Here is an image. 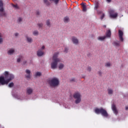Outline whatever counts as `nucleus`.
<instances>
[{"label":"nucleus","instance_id":"obj_48","mask_svg":"<svg viewBox=\"0 0 128 128\" xmlns=\"http://www.w3.org/2000/svg\"><path fill=\"white\" fill-rule=\"evenodd\" d=\"M18 34H19L18 33L16 32L14 34V36H18Z\"/></svg>","mask_w":128,"mask_h":128},{"label":"nucleus","instance_id":"obj_38","mask_svg":"<svg viewBox=\"0 0 128 128\" xmlns=\"http://www.w3.org/2000/svg\"><path fill=\"white\" fill-rule=\"evenodd\" d=\"M87 70L88 72H92V67H90V66H88L87 67Z\"/></svg>","mask_w":128,"mask_h":128},{"label":"nucleus","instance_id":"obj_6","mask_svg":"<svg viewBox=\"0 0 128 128\" xmlns=\"http://www.w3.org/2000/svg\"><path fill=\"white\" fill-rule=\"evenodd\" d=\"M71 40L72 44H76V46H78V44H80V41L78 40V38L74 36L72 37Z\"/></svg>","mask_w":128,"mask_h":128},{"label":"nucleus","instance_id":"obj_51","mask_svg":"<svg viewBox=\"0 0 128 128\" xmlns=\"http://www.w3.org/2000/svg\"><path fill=\"white\" fill-rule=\"evenodd\" d=\"M45 48L44 46H42V48Z\"/></svg>","mask_w":128,"mask_h":128},{"label":"nucleus","instance_id":"obj_24","mask_svg":"<svg viewBox=\"0 0 128 128\" xmlns=\"http://www.w3.org/2000/svg\"><path fill=\"white\" fill-rule=\"evenodd\" d=\"M22 20H24V18L22 17L18 18L17 20V22L18 24H22Z\"/></svg>","mask_w":128,"mask_h":128},{"label":"nucleus","instance_id":"obj_18","mask_svg":"<svg viewBox=\"0 0 128 128\" xmlns=\"http://www.w3.org/2000/svg\"><path fill=\"white\" fill-rule=\"evenodd\" d=\"M43 2L44 4L47 6H50V0H43Z\"/></svg>","mask_w":128,"mask_h":128},{"label":"nucleus","instance_id":"obj_30","mask_svg":"<svg viewBox=\"0 0 128 128\" xmlns=\"http://www.w3.org/2000/svg\"><path fill=\"white\" fill-rule=\"evenodd\" d=\"M33 35H34L35 36H38V31L36 30H34L32 32Z\"/></svg>","mask_w":128,"mask_h":128},{"label":"nucleus","instance_id":"obj_7","mask_svg":"<svg viewBox=\"0 0 128 128\" xmlns=\"http://www.w3.org/2000/svg\"><path fill=\"white\" fill-rule=\"evenodd\" d=\"M60 62V61H58L56 60H53V62L51 63L52 68H56V66H58V62Z\"/></svg>","mask_w":128,"mask_h":128},{"label":"nucleus","instance_id":"obj_15","mask_svg":"<svg viewBox=\"0 0 128 128\" xmlns=\"http://www.w3.org/2000/svg\"><path fill=\"white\" fill-rule=\"evenodd\" d=\"M4 43V34L0 32V44H2Z\"/></svg>","mask_w":128,"mask_h":128},{"label":"nucleus","instance_id":"obj_36","mask_svg":"<svg viewBox=\"0 0 128 128\" xmlns=\"http://www.w3.org/2000/svg\"><path fill=\"white\" fill-rule=\"evenodd\" d=\"M12 96H14V98H18V94L13 93L12 94Z\"/></svg>","mask_w":128,"mask_h":128},{"label":"nucleus","instance_id":"obj_29","mask_svg":"<svg viewBox=\"0 0 128 128\" xmlns=\"http://www.w3.org/2000/svg\"><path fill=\"white\" fill-rule=\"evenodd\" d=\"M14 82H12L8 84V88H14Z\"/></svg>","mask_w":128,"mask_h":128},{"label":"nucleus","instance_id":"obj_22","mask_svg":"<svg viewBox=\"0 0 128 128\" xmlns=\"http://www.w3.org/2000/svg\"><path fill=\"white\" fill-rule=\"evenodd\" d=\"M50 2H54V4L56 6L58 4V2L60 1V0H49Z\"/></svg>","mask_w":128,"mask_h":128},{"label":"nucleus","instance_id":"obj_40","mask_svg":"<svg viewBox=\"0 0 128 128\" xmlns=\"http://www.w3.org/2000/svg\"><path fill=\"white\" fill-rule=\"evenodd\" d=\"M105 66H106V68H110V62L106 63L105 64Z\"/></svg>","mask_w":128,"mask_h":128},{"label":"nucleus","instance_id":"obj_10","mask_svg":"<svg viewBox=\"0 0 128 128\" xmlns=\"http://www.w3.org/2000/svg\"><path fill=\"white\" fill-rule=\"evenodd\" d=\"M118 36L120 42H124V38H122V36H124V32H122V30H118Z\"/></svg>","mask_w":128,"mask_h":128},{"label":"nucleus","instance_id":"obj_3","mask_svg":"<svg viewBox=\"0 0 128 128\" xmlns=\"http://www.w3.org/2000/svg\"><path fill=\"white\" fill-rule=\"evenodd\" d=\"M94 112L96 114H100L104 118H108L109 116L108 113L106 110L102 108H96L94 110Z\"/></svg>","mask_w":128,"mask_h":128},{"label":"nucleus","instance_id":"obj_21","mask_svg":"<svg viewBox=\"0 0 128 128\" xmlns=\"http://www.w3.org/2000/svg\"><path fill=\"white\" fill-rule=\"evenodd\" d=\"M14 52V49H10L8 52V54L10 56H12V54H13Z\"/></svg>","mask_w":128,"mask_h":128},{"label":"nucleus","instance_id":"obj_44","mask_svg":"<svg viewBox=\"0 0 128 128\" xmlns=\"http://www.w3.org/2000/svg\"><path fill=\"white\" fill-rule=\"evenodd\" d=\"M102 72H100V71L98 72V74L100 76H102Z\"/></svg>","mask_w":128,"mask_h":128},{"label":"nucleus","instance_id":"obj_1","mask_svg":"<svg viewBox=\"0 0 128 128\" xmlns=\"http://www.w3.org/2000/svg\"><path fill=\"white\" fill-rule=\"evenodd\" d=\"M14 79V74H10L8 72L5 71L4 75L0 76V86L8 84V83Z\"/></svg>","mask_w":128,"mask_h":128},{"label":"nucleus","instance_id":"obj_12","mask_svg":"<svg viewBox=\"0 0 128 128\" xmlns=\"http://www.w3.org/2000/svg\"><path fill=\"white\" fill-rule=\"evenodd\" d=\"M60 53L58 52H56V53H55L52 57V60H57L60 61V58H58V54Z\"/></svg>","mask_w":128,"mask_h":128},{"label":"nucleus","instance_id":"obj_46","mask_svg":"<svg viewBox=\"0 0 128 128\" xmlns=\"http://www.w3.org/2000/svg\"><path fill=\"white\" fill-rule=\"evenodd\" d=\"M106 2L108 4H110V2H112V0H106Z\"/></svg>","mask_w":128,"mask_h":128},{"label":"nucleus","instance_id":"obj_25","mask_svg":"<svg viewBox=\"0 0 128 128\" xmlns=\"http://www.w3.org/2000/svg\"><path fill=\"white\" fill-rule=\"evenodd\" d=\"M98 8H100V4L98 3V2H96L95 4L94 9L96 10H98Z\"/></svg>","mask_w":128,"mask_h":128},{"label":"nucleus","instance_id":"obj_19","mask_svg":"<svg viewBox=\"0 0 128 128\" xmlns=\"http://www.w3.org/2000/svg\"><path fill=\"white\" fill-rule=\"evenodd\" d=\"M46 24L48 28H50L52 26V24L50 23V20H46Z\"/></svg>","mask_w":128,"mask_h":128},{"label":"nucleus","instance_id":"obj_14","mask_svg":"<svg viewBox=\"0 0 128 128\" xmlns=\"http://www.w3.org/2000/svg\"><path fill=\"white\" fill-rule=\"evenodd\" d=\"M26 74H28L26 76V78H30V70H26Z\"/></svg>","mask_w":128,"mask_h":128},{"label":"nucleus","instance_id":"obj_13","mask_svg":"<svg viewBox=\"0 0 128 128\" xmlns=\"http://www.w3.org/2000/svg\"><path fill=\"white\" fill-rule=\"evenodd\" d=\"M44 54V52H42V50H39L37 51L38 56H42Z\"/></svg>","mask_w":128,"mask_h":128},{"label":"nucleus","instance_id":"obj_35","mask_svg":"<svg viewBox=\"0 0 128 128\" xmlns=\"http://www.w3.org/2000/svg\"><path fill=\"white\" fill-rule=\"evenodd\" d=\"M70 82H76V78H72L70 80Z\"/></svg>","mask_w":128,"mask_h":128},{"label":"nucleus","instance_id":"obj_16","mask_svg":"<svg viewBox=\"0 0 128 128\" xmlns=\"http://www.w3.org/2000/svg\"><path fill=\"white\" fill-rule=\"evenodd\" d=\"M106 38H110V36H112V32H110V30H109L106 32Z\"/></svg>","mask_w":128,"mask_h":128},{"label":"nucleus","instance_id":"obj_50","mask_svg":"<svg viewBox=\"0 0 128 128\" xmlns=\"http://www.w3.org/2000/svg\"><path fill=\"white\" fill-rule=\"evenodd\" d=\"M125 110H128V106H126Z\"/></svg>","mask_w":128,"mask_h":128},{"label":"nucleus","instance_id":"obj_47","mask_svg":"<svg viewBox=\"0 0 128 128\" xmlns=\"http://www.w3.org/2000/svg\"><path fill=\"white\" fill-rule=\"evenodd\" d=\"M92 54H90V52H89L88 54H87V56H88V58H90V56H91Z\"/></svg>","mask_w":128,"mask_h":128},{"label":"nucleus","instance_id":"obj_45","mask_svg":"<svg viewBox=\"0 0 128 128\" xmlns=\"http://www.w3.org/2000/svg\"><path fill=\"white\" fill-rule=\"evenodd\" d=\"M26 62H28L26 60L22 62V65L25 66V64H26Z\"/></svg>","mask_w":128,"mask_h":128},{"label":"nucleus","instance_id":"obj_53","mask_svg":"<svg viewBox=\"0 0 128 128\" xmlns=\"http://www.w3.org/2000/svg\"><path fill=\"white\" fill-rule=\"evenodd\" d=\"M14 2H16V0H13Z\"/></svg>","mask_w":128,"mask_h":128},{"label":"nucleus","instance_id":"obj_37","mask_svg":"<svg viewBox=\"0 0 128 128\" xmlns=\"http://www.w3.org/2000/svg\"><path fill=\"white\" fill-rule=\"evenodd\" d=\"M4 8V2H2V0H0V8Z\"/></svg>","mask_w":128,"mask_h":128},{"label":"nucleus","instance_id":"obj_9","mask_svg":"<svg viewBox=\"0 0 128 128\" xmlns=\"http://www.w3.org/2000/svg\"><path fill=\"white\" fill-rule=\"evenodd\" d=\"M112 110L114 112L115 114H118V112L116 109V104H114V103H113L112 104Z\"/></svg>","mask_w":128,"mask_h":128},{"label":"nucleus","instance_id":"obj_4","mask_svg":"<svg viewBox=\"0 0 128 128\" xmlns=\"http://www.w3.org/2000/svg\"><path fill=\"white\" fill-rule=\"evenodd\" d=\"M73 98L76 100L74 101V104H80V102H82V95H80V92H76L74 94Z\"/></svg>","mask_w":128,"mask_h":128},{"label":"nucleus","instance_id":"obj_34","mask_svg":"<svg viewBox=\"0 0 128 128\" xmlns=\"http://www.w3.org/2000/svg\"><path fill=\"white\" fill-rule=\"evenodd\" d=\"M69 20H70V18H68V17L66 16L64 18V22H68Z\"/></svg>","mask_w":128,"mask_h":128},{"label":"nucleus","instance_id":"obj_28","mask_svg":"<svg viewBox=\"0 0 128 128\" xmlns=\"http://www.w3.org/2000/svg\"><path fill=\"white\" fill-rule=\"evenodd\" d=\"M35 76H42V72H37L35 74Z\"/></svg>","mask_w":128,"mask_h":128},{"label":"nucleus","instance_id":"obj_49","mask_svg":"<svg viewBox=\"0 0 128 128\" xmlns=\"http://www.w3.org/2000/svg\"><path fill=\"white\" fill-rule=\"evenodd\" d=\"M82 78H86V76H82Z\"/></svg>","mask_w":128,"mask_h":128},{"label":"nucleus","instance_id":"obj_43","mask_svg":"<svg viewBox=\"0 0 128 128\" xmlns=\"http://www.w3.org/2000/svg\"><path fill=\"white\" fill-rule=\"evenodd\" d=\"M64 52L65 54H68V48H65Z\"/></svg>","mask_w":128,"mask_h":128},{"label":"nucleus","instance_id":"obj_2","mask_svg":"<svg viewBox=\"0 0 128 128\" xmlns=\"http://www.w3.org/2000/svg\"><path fill=\"white\" fill-rule=\"evenodd\" d=\"M51 88H58L60 86V80L56 78H54L47 81Z\"/></svg>","mask_w":128,"mask_h":128},{"label":"nucleus","instance_id":"obj_17","mask_svg":"<svg viewBox=\"0 0 128 128\" xmlns=\"http://www.w3.org/2000/svg\"><path fill=\"white\" fill-rule=\"evenodd\" d=\"M81 4L82 6L83 12H86V4L82 2Z\"/></svg>","mask_w":128,"mask_h":128},{"label":"nucleus","instance_id":"obj_23","mask_svg":"<svg viewBox=\"0 0 128 128\" xmlns=\"http://www.w3.org/2000/svg\"><path fill=\"white\" fill-rule=\"evenodd\" d=\"M22 58H24V56H19V58H17V60H16L17 62L18 63L20 62V60H22Z\"/></svg>","mask_w":128,"mask_h":128},{"label":"nucleus","instance_id":"obj_42","mask_svg":"<svg viewBox=\"0 0 128 128\" xmlns=\"http://www.w3.org/2000/svg\"><path fill=\"white\" fill-rule=\"evenodd\" d=\"M36 16H40V12L38 10H36Z\"/></svg>","mask_w":128,"mask_h":128},{"label":"nucleus","instance_id":"obj_52","mask_svg":"<svg viewBox=\"0 0 128 128\" xmlns=\"http://www.w3.org/2000/svg\"><path fill=\"white\" fill-rule=\"evenodd\" d=\"M103 26H104V28H106V25H104Z\"/></svg>","mask_w":128,"mask_h":128},{"label":"nucleus","instance_id":"obj_5","mask_svg":"<svg viewBox=\"0 0 128 128\" xmlns=\"http://www.w3.org/2000/svg\"><path fill=\"white\" fill-rule=\"evenodd\" d=\"M110 18H118V13L114 12V10H109Z\"/></svg>","mask_w":128,"mask_h":128},{"label":"nucleus","instance_id":"obj_41","mask_svg":"<svg viewBox=\"0 0 128 128\" xmlns=\"http://www.w3.org/2000/svg\"><path fill=\"white\" fill-rule=\"evenodd\" d=\"M104 16H105L104 13H102V15L100 16L101 20H104Z\"/></svg>","mask_w":128,"mask_h":128},{"label":"nucleus","instance_id":"obj_33","mask_svg":"<svg viewBox=\"0 0 128 128\" xmlns=\"http://www.w3.org/2000/svg\"><path fill=\"white\" fill-rule=\"evenodd\" d=\"M32 88H29L27 90V92L28 94H32Z\"/></svg>","mask_w":128,"mask_h":128},{"label":"nucleus","instance_id":"obj_31","mask_svg":"<svg viewBox=\"0 0 128 128\" xmlns=\"http://www.w3.org/2000/svg\"><path fill=\"white\" fill-rule=\"evenodd\" d=\"M64 68V64H60L58 66L59 70H62Z\"/></svg>","mask_w":128,"mask_h":128},{"label":"nucleus","instance_id":"obj_27","mask_svg":"<svg viewBox=\"0 0 128 128\" xmlns=\"http://www.w3.org/2000/svg\"><path fill=\"white\" fill-rule=\"evenodd\" d=\"M108 94H113L114 90L112 89H108Z\"/></svg>","mask_w":128,"mask_h":128},{"label":"nucleus","instance_id":"obj_39","mask_svg":"<svg viewBox=\"0 0 128 128\" xmlns=\"http://www.w3.org/2000/svg\"><path fill=\"white\" fill-rule=\"evenodd\" d=\"M38 28H42L44 24H42V23H38Z\"/></svg>","mask_w":128,"mask_h":128},{"label":"nucleus","instance_id":"obj_26","mask_svg":"<svg viewBox=\"0 0 128 128\" xmlns=\"http://www.w3.org/2000/svg\"><path fill=\"white\" fill-rule=\"evenodd\" d=\"M12 6L15 10H18L20 8V7H18V4H12Z\"/></svg>","mask_w":128,"mask_h":128},{"label":"nucleus","instance_id":"obj_11","mask_svg":"<svg viewBox=\"0 0 128 128\" xmlns=\"http://www.w3.org/2000/svg\"><path fill=\"white\" fill-rule=\"evenodd\" d=\"M26 42H27L28 44H32V42H34V39L28 36H26Z\"/></svg>","mask_w":128,"mask_h":128},{"label":"nucleus","instance_id":"obj_8","mask_svg":"<svg viewBox=\"0 0 128 128\" xmlns=\"http://www.w3.org/2000/svg\"><path fill=\"white\" fill-rule=\"evenodd\" d=\"M0 16H6V12L4 7L0 8Z\"/></svg>","mask_w":128,"mask_h":128},{"label":"nucleus","instance_id":"obj_32","mask_svg":"<svg viewBox=\"0 0 128 128\" xmlns=\"http://www.w3.org/2000/svg\"><path fill=\"white\" fill-rule=\"evenodd\" d=\"M113 44L115 46H120V42H114Z\"/></svg>","mask_w":128,"mask_h":128},{"label":"nucleus","instance_id":"obj_20","mask_svg":"<svg viewBox=\"0 0 128 128\" xmlns=\"http://www.w3.org/2000/svg\"><path fill=\"white\" fill-rule=\"evenodd\" d=\"M106 38V36H99L98 38V40H100L101 42H102V40H104Z\"/></svg>","mask_w":128,"mask_h":128}]
</instances>
